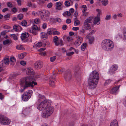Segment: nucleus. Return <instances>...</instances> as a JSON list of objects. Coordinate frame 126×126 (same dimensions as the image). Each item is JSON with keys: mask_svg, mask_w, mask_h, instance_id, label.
<instances>
[{"mask_svg": "<svg viewBox=\"0 0 126 126\" xmlns=\"http://www.w3.org/2000/svg\"><path fill=\"white\" fill-rule=\"evenodd\" d=\"M35 79L31 77H24L21 79L20 80V84L23 87V89L19 90V91L22 92L25 89L31 86L33 87L34 86L37 84L36 82H35Z\"/></svg>", "mask_w": 126, "mask_h": 126, "instance_id": "obj_1", "label": "nucleus"}, {"mask_svg": "<svg viewBox=\"0 0 126 126\" xmlns=\"http://www.w3.org/2000/svg\"><path fill=\"white\" fill-rule=\"evenodd\" d=\"M99 79V76L98 73L96 71H93L90 74L88 82L89 88L93 89L95 88Z\"/></svg>", "mask_w": 126, "mask_h": 126, "instance_id": "obj_2", "label": "nucleus"}, {"mask_svg": "<svg viewBox=\"0 0 126 126\" xmlns=\"http://www.w3.org/2000/svg\"><path fill=\"white\" fill-rule=\"evenodd\" d=\"M102 49L106 51H111L114 47L113 42L109 39H105L102 41L101 44Z\"/></svg>", "mask_w": 126, "mask_h": 126, "instance_id": "obj_3", "label": "nucleus"}, {"mask_svg": "<svg viewBox=\"0 0 126 126\" xmlns=\"http://www.w3.org/2000/svg\"><path fill=\"white\" fill-rule=\"evenodd\" d=\"M48 106L44 110L42 114V117L45 118L48 117L50 116L53 113L54 108L51 106Z\"/></svg>", "mask_w": 126, "mask_h": 126, "instance_id": "obj_4", "label": "nucleus"}, {"mask_svg": "<svg viewBox=\"0 0 126 126\" xmlns=\"http://www.w3.org/2000/svg\"><path fill=\"white\" fill-rule=\"evenodd\" d=\"M51 103L50 100H45L39 104L37 107V108L40 111L44 110L48 106L51 104Z\"/></svg>", "mask_w": 126, "mask_h": 126, "instance_id": "obj_5", "label": "nucleus"}, {"mask_svg": "<svg viewBox=\"0 0 126 126\" xmlns=\"http://www.w3.org/2000/svg\"><path fill=\"white\" fill-rule=\"evenodd\" d=\"M10 120L7 117L3 115L0 114V123L4 125H9L10 124Z\"/></svg>", "mask_w": 126, "mask_h": 126, "instance_id": "obj_6", "label": "nucleus"}, {"mask_svg": "<svg viewBox=\"0 0 126 126\" xmlns=\"http://www.w3.org/2000/svg\"><path fill=\"white\" fill-rule=\"evenodd\" d=\"M92 17H89L85 21L84 24L86 27L85 28L86 29H88L90 28V26L92 22Z\"/></svg>", "mask_w": 126, "mask_h": 126, "instance_id": "obj_7", "label": "nucleus"}, {"mask_svg": "<svg viewBox=\"0 0 126 126\" xmlns=\"http://www.w3.org/2000/svg\"><path fill=\"white\" fill-rule=\"evenodd\" d=\"M53 40L55 45L58 46L59 45L62 46L63 45V41L62 39H58V37L56 36H54L53 38Z\"/></svg>", "mask_w": 126, "mask_h": 126, "instance_id": "obj_8", "label": "nucleus"}, {"mask_svg": "<svg viewBox=\"0 0 126 126\" xmlns=\"http://www.w3.org/2000/svg\"><path fill=\"white\" fill-rule=\"evenodd\" d=\"M38 29V28L37 26L34 25L31 28L28 29V31L30 33H32L34 35H36L37 33L36 31Z\"/></svg>", "mask_w": 126, "mask_h": 126, "instance_id": "obj_9", "label": "nucleus"}, {"mask_svg": "<svg viewBox=\"0 0 126 126\" xmlns=\"http://www.w3.org/2000/svg\"><path fill=\"white\" fill-rule=\"evenodd\" d=\"M64 76L65 79L66 81H68L71 79L72 75L70 73V71L69 70H67L65 72L64 74Z\"/></svg>", "mask_w": 126, "mask_h": 126, "instance_id": "obj_10", "label": "nucleus"}, {"mask_svg": "<svg viewBox=\"0 0 126 126\" xmlns=\"http://www.w3.org/2000/svg\"><path fill=\"white\" fill-rule=\"evenodd\" d=\"M9 59L8 58H5L0 63V66L5 67L8 65L9 63Z\"/></svg>", "mask_w": 126, "mask_h": 126, "instance_id": "obj_11", "label": "nucleus"}, {"mask_svg": "<svg viewBox=\"0 0 126 126\" xmlns=\"http://www.w3.org/2000/svg\"><path fill=\"white\" fill-rule=\"evenodd\" d=\"M86 39L88 40L89 43L90 44H91L94 41V37L92 36H91L90 34H88L86 37Z\"/></svg>", "mask_w": 126, "mask_h": 126, "instance_id": "obj_12", "label": "nucleus"}, {"mask_svg": "<svg viewBox=\"0 0 126 126\" xmlns=\"http://www.w3.org/2000/svg\"><path fill=\"white\" fill-rule=\"evenodd\" d=\"M34 66L36 69H39L42 66V63L41 61H37L34 63Z\"/></svg>", "mask_w": 126, "mask_h": 126, "instance_id": "obj_13", "label": "nucleus"}, {"mask_svg": "<svg viewBox=\"0 0 126 126\" xmlns=\"http://www.w3.org/2000/svg\"><path fill=\"white\" fill-rule=\"evenodd\" d=\"M26 73L27 75H34V71L32 68L29 67L27 69Z\"/></svg>", "mask_w": 126, "mask_h": 126, "instance_id": "obj_14", "label": "nucleus"}, {"mask_svg": "<svg viewBox=\"0 0 126 126\" xmlns=\"http://www.w3.org/2000/svg\"><path fill=\"white\" fill-rule=\"evenodd\" d=\"M120 86L119 85L118 86H116L113 88L110 91L111 93L114 94H116L118 92V91Z\"/></svg>", "mask_w": 126, "mask_h": 126, "instance_id": "obj_15", "label": "nucleus"}, {"mask_svg": "<svg viewBox=\"0 0 126 126\" xmlns=\"http://www.w3.org/2000/svg\"><path fill=\"white\" fill-rule=\"evenodd\" d=\"M31 110V107H27L23 109L22 112L23 113L26 115H27Z\"/></svg>", "mask_w": 126, "mask_h": 126, "instance_id": "obj_16", "label": "nucleus"}, {"mask_svg": "<svg viewBox=\"0 0 126 126\" xmlns=\"http://www.w3.org/2000/svg\"><path fill=\"white\" fill-rule=\"evenodd\" d=\"M79 68L78 66L75 67L74 69V71L75 76L76 77H77V75H79Z\"/></svg>", "mask_w": 126, "mask_h": 126, "instance_id": "obj_17", "label": "nucleus"}, {"mask_svg": "<svg viewBox=\"0 0 126 126\" xmlns=\"http://www.w3.org/2000/svg\"><path fill=\"white\" fill-rule=\"evenodd\" d=\"M13 30L16 32H20L22 30L21 27L18 25H15L13 26Z\"/></svg>", "mask_w": 126, "mask_h": 126, "instance_id": "obj_18", "label": "nucleus"}, {"mask_svg": "<svg viewBox=\"0 0 126 126\" xmlns=\"http://www.w3.org/2000/svg\"><path fill=\"white\" fill-rule=\"evenodd\" d=\"M25 94H23L22 95L21 97L23 100L24 101H27L31 97Z\"/></svg>", "mask_w": 126, "mask_h": 126, "instance_id": "obj_19", "label": "nucleus"}, {"mask_svg": "<svg viewBox=\"0 0 126 126\" xmlns=\"http://www.w3.org/2000/svg\"><path fill=\"white\" fill-rule=\"evenodd\" d=\"M29 36V35L28 33H25L21 34V38L22 40L28 38Z\"/></svg>", "mask_w": 126, "mask_h": 126, "instance_id": "obj_20", "label": "nucleus"}, {"mask_svg": "<svg viewBox=\"0 0 126 126\" xmlns=\"http://www.w3.org/2000/svg\"><path fill=\"white\" fill-rule=\"evenodd\" d=\"M93 23L94 24L99 25L100 23V18L97 17H95Z\"/></svg>", "mask_w": 126, "mask_h": 126, "instance_id": "obj_21", "label": "nucleus"}, {"mask_svg": "<svg viewBox=\"0 0 126 126\" xmlns=\"http://www.w3.org/2000/svg\"><path fill=\"white\" fill-rule=\"evenodd\" d=\"M40 36L41 38L44 40H45L47 38V34L45 32H41Z\"/></svg>", "mask_w": 126, "mask_h": 126, "instance_id": "obj_22", "label": "nucleus"}, {"mask_svg": "<svg viewBox=\"0 0 126 126\" xmlns=\"http://www.w3.org/2000/svg\"><path fill=\"white\" fill-rule=\"evenodd\" d=\"M33 93V91L32 90H29L24 92L23 94H25V95H27L29 97H31Z\"/></svg>", "mask_w": 126, "mask_h": 126, "instance_id": "obj_23", "label": "nucleus"}, {"mask_svg": "<svg viewBox=\"0 0 126 126\" xmlns=\"http://www.w3.org/2000/svg\"><path fill=\"white\" fill-rule=\"evenodd\" d=\"M55 29V28H50L48 29L47 30V34L49 35H51L53 34V30Z\"/></svg>", "mask_w": 126, "mask_h": 126, "instance_id": "obj_24", "label": "nucleus"}, {"mask_svg": "<svg viewBox=\"0 0 126 126\" xmlns=\"http://www.w3.org/2000/svg\"><path fill=\"white\" fill-rule=\"evenodd\" d=\"M110 126H118V122L116 120H115L110 124Z\"/></svg>", "mask_w": 126, "mask_h": 126, "instance_id": "obj_25", "label": "nucleus"}, {"mask_svg": "<svg viewBox=\"0 0 126 126\" xmlns=\"http://www.w3.org/2000/svg\"><path fill=\"white\" fill-rule=\"evenodd\" d=\"M40 14L41 15H44L45 16H47L49 17V16L50 15V12L48 11V10H45L44 12H42Z\"/></svg>", "mask_w": 126, "mask_h": 126, "instance_id": "obj_26", "label": "nucleus"}, {"mask_svg": "<svg viewBox=\"0 0 126 126\" xmlns=\"http://www.w3.org/2000/svg\"><path fill=\"white\" fill-rule=\"evenodd\" d=\"M42 45V43L41 42H39L34 46V47L36 49H38L41 47Z\"/></svg>", "mask_w": 126, "mask_h": 126, "instance_id": "obj_27", "label": "nucleus"}, {"mask_svg": "<svg viewBox=\"0 0 126 126\" xmlns=\"http://www.w3.org/2000/svg\"><path fill=\"white\" fill-rule=\"evenodd\" d=\"M87 46V44L86 43H84L81 45V50L82 51H84Z\"/></svg>", "mask_w": 126, "mask_h": 126, "instance_id": "obj_28", "label": "nucleus"}, {"mask_svg": "<svg viewBox=\"0 0 126 126\" xmlns=\"http://www.w3.org/2000/svg\"><path fill=\"white\" fill-rule=\"evenodd\" d=\"M42 17L41 18L44 21H47L49 19V17L47 16L44 15H42Z\"/></svg>", "mask_w": 126, "mask_h": 126, "instance_id": "obj_29", "label": "nucleus"}, {"mask_svg": "<svg viewBox=\"0 0 126 126\" xmlns=\"http://www.w3.org/2000/svg\"><path fill=\"white\" fill-rule=\"evenodd\" d=\"M80 23V21L79 20L77 19V18L75 20L74 25L75 26H77L79 25Z\"/></svg>", "mask_w": 126, "mask_h": 126, "instance_id": "obj_30", "label": "nucleus"}, {"mask_svg": "<svg viewBox=\"0 0 126 126\" xmlns=\"http://www.w3.org/2000/svg\"><path fill=\"white\" fill-rule=\"evenodd\" d=\"M77 39L76 41L81 44L83 40V38L78 36H77Z\"/></svg>", "mask_w": 126, "mask_h": 126, "instance_id": "obj_31", "label": "nucleus"}, {"mask_svg": "<svg viewBox=\"0 0 126 126\" xmlns=\"http://www.w3.org/2000/svg\"><path fill=\"white\" fill-rule=\"evenodd\" d=\"M9 32V30L6 29L2 31L0 33L1 36L5 35V34L8 32Z\"/></svg>", "mask_w": 126, "mask_h": 126, "instance_id": "obj_32", "label": "nucleus"}, {"mask_svg": "<svg viewBox=\"0 0 126 126\" xmlns=\"http://www.w3.org/2000/svg\"><path fill=\"white\" fill-rule=\"evenodd\" d=\"M115 71L113 70L110 67L108 72V73L110 75H112L115 73Z\"/></svg>", "mask_w": 126, "mask_h": 126, "instance_id": "obj_33", "label": "nucleus"}, {"mask_svg": "<svg viewBox=\"0 0 126 126\" xmlns=\"http://www.w3.org/2000/svg\"><path fill=\"white\" fill-rule=\"evenodd\" d=\"M44 96L40 94H39L38 96V100L39 101H41L44 99Z\"/></svg>", "mask_w": 126, "mask_h": 126, "instance_id": "obj_34", "label": "nucleus"}, {"mask_svg": "<svg viewBox=\"0 0 126 126\" xmlns=\"http://www.w3.org/2000/svg\"><path fill=\"white\" fill-rule=\"evenodd\" d=\"M42 13V12L41 11H38L37 12H35L34 11H33L32 12V14L34 16H37L39 14H40Z\"/></svg>", "mask_w": 126, "mask_h": 126, "instance_id": "obj_35", "label": "nucleus"}, {"mask_svg": "<svg viewBox=\"0 0 126 126\" xmlns=\"http://www.w3.org/2000/svg\"><path fill=\"white\" fill-rule=\"evenodd\" d=\"M55 75L54 74H53L51 75L50 76L49 78V81L52 80H55Z\"/></svg>", "mask_w": 126, "mask_h": 126, "instance_id": "obj_36", "label": "nucleus"}, {"mask_svg": "<svg viewBox=\"0 0 126 126\" xmlns=\"http://www.w3.org/2000/svg\"><path fill=\"white\" fill-rule=\"evenodd\" d=\"M110 67L113 70L115 71L117 70L118 67L117 65L114 64L112 65Z\"/></svg>", "mask_w": 126, "mask_h": 126, "instance_id": "obj_37", "label": "nucleus"}, {"mask_svg": "<svg viewBox=\"0 0 126 126\" xmlns=\"http://www.w3.org/2000/svg\"><path fill=\"white\" fill-rule=\"evenodd\" d=\"M16 48L17 49L20 50H23L24 49L23 46L21 45H18L16 46Z\"/></svg>", "mask_w": 126, "mask_h": 126, "instance_id": "obj_38", "label": "nucleus"}, {"mask_svg": "<svg viewBox=\"0 0 126 126\" xmlns=\"http://www.w3.org/2000/svg\"><path fill=\"white\" fill-rule=\"evenodd\" d=\"M26 55V54L25 53H22L19 54L18 57L19 59H22L24 58Z\"/></svg>", "mask_w": 126, "mask_h": 126, "instance_id": "obj_39", "label": "nucleus"}, {"mask_svg": "<svg viewBox=\"0 0 126 126\" xmlns=\"http://www.w3.org/2000/svg\"><path fill=\"white\" fill-rule=\"evenodd\" d=\"M123 39L126 40V27L125 28L123 31Z\"/></svg>", "mask_w": 126, "mask_h": 126, "instance_id": "obj_40", "label": "nucleus"}, {"mask_svg": "<svg viewBox=\"0 0 126 126\" xmlns=\"http://www.w3.org/2000/svg\"><path fill=\"white\" fill-rule=\"evenodd\" d=\"M55 80L49 81V84L52 87H54L55 86Z\"/></svg>", "mask_w": 126, "mask_h": 126, "instance_id": "obj_41", "label": "nucleus"}, {"mask_svg": "<svg viewBox=\"0 0 126 126\" xmlns=\"http://www.w3.org/2000/svg\"><path fill=\"white\" fill-rule=\"evenodd\" d=\"M107 0H102L101 1L102 4L104 6H106L108 3Z\"/></svg>", "mask_w": 126, "mask_h": 126, "instance_id": "obj_42", "label": "nucleus"}, {"mask_svg": "<svg viewBox=\"0 0 126 126\" xmlns=\"http://www.w3.org/2000/svg\"><path fill=\"white\" fill-rule=\"evenodd\" d=\"M61 5V3L59 2H56V6L57 8H56V9H58L60 10V7Z\"/></svg>", "mask_w": 126, "mask_h": 126, "instance_id": "obj_43", "label": "nucleus"}, {"mask_svg": "<svg viewBox=\"0 0 126 126\" xmlns=\"http://www.w3.org/2000/svg\"><path fill=\"white\" fill-rule=\"evenodd\" d=\"M60 34V32L58 31H57L55 29L53 30V34L54 35H59Z\"/></svg>", "mask_w": 126, "mask_h": 126, "instance_id": "obj_44", "label": "nucleus"}, {"mask_svg": "<svg viewBox=\"0 0 126 126\" xmlns=\"http://www.w3.org/2000/svg\"><path fill=\"white\" fill-rule=\"evenodd\" d=\"M96 11L97 12H98L97 15V17L100 18V15L102 14V12L99 9H97L96 10Z\"/></svg>", "mask_w": 126, "mask_h": 126, "instance_id": "obj_45", "label": "nucleus"}, {"mask_svg": "<svg viewBox=\"0 0 126 126\" xmlns=\"http://www.w3.org/2000/svg\"><path fill=\"white\" fill-rule=\"evenodd\" d=\"M111 15L110 14L109 15H107L105 18V20H109L111 19Z\"/></svg>", "mask_w": 126, "mask_h": 126, "instance_id": "obj_46", "label": "nucleus"}, {"mask_svg": "<svg viewBox=\"0 0 126 126\" xmlns=\"http://www.w3.org/2000/svg\"><path fill=\"white\" fill-rule=\"evenodd\" d=\"M66 15H67V16H70L71 15L70 12L69 11H66L65 12L63 13V15L64 16H65Z\"/></svg>", "mask_w": 126, "mask_h": 126, "instance_id": "obj_47", "label": "nucleus"}, {"mask_svg": "<svg viewBox=\"0 0 126 126\" xmlns=\"http://www.w3.org/2000/svg\"><path fill=\"white\" fill-rule=\"evenodd\" d=\"M10 42V40L8 39H6L4 41L3 43L4 45H5L7 44H9Z\"/></svg>", "mask_w": 126, "mask_h": 126, "instance_id": "obj_48", "label": "nucleus"}, {"mask_svg": "<svg viewBox=\"0 0 126 126\" xmlns=\"http://www.w3.org/2000/svg\"><path fill=\"white\" fill-rule=\"evenodd\" d=\"M37 3L39 5H41L45 3L43 0H38L37 1Z\"/></svg>", "mask_w": 126, "mask_h": 126, "instance_id": "obj_49", "label": "nucleus"}, {"mask_svg": "<svg viewBox=\"0 0 126 126\" xmlns=\"http://www.w3.org/2000/svg\"><path fill=\"white\" fill-rule=\"evenodd\" d=\"M21 24L22 26H26L27 25V22L25 20L22 21L21 22Z\"/></svg>", "mask_w": 126, "mask_h": 126, "instance_id": "obj_50", "label": "nucleus"}, {"mask_svg": "<svg viewBox=\"0 0 126 126\" xmlns=\"http://www.w3.org/2000/svg\"><path fill=\"white\" fill-rule=\"evenodd\" d=\"M18 17L20 20H21L23 18V14H20L18 15Z\"/></svg>", "mask_w": 126, "mask_h": 126, "instance_id": "obj_51", "label": "nucleus"}, {"mask_svg": "<svg viewBox=\"0 0 126 126\" xmlns=\"http://www.w3.org/2000/svg\"><path fill=\"white\" fill-rule=\"evenodd\" d=\"M56 58V57L55 56L51 57L50 58V61L51 62H53L55 60Z\"/></svg>", "mask_w": 126, "mask_h": 126, "instance_id": "obj_52", "label": "nucleus"}, {"mask_svg": "<svg viewBox=\"0 0 126 126\" xmlns=\"http://www.w3.org/2000/svg\"><path fill=\"white\" fill-rule=\"evenodd\" d=\"M10 61L11 62L14 63L15 62V59L14 57H11L10 58Z\"/></svg>", "mask_w": 126, "mask_h": 126, "instance_id": "obj_53", "label": "nucleus"}, {"mask_svg": "<svg viewBox=\"0 0 126 126\" xmlns=\"http://www.w3.org/2000/svg\"><path fill=\"white\" fill-rule=\"evenodd\" d=\"M12 38H13L14 40H16L17 39V38L16 35L15 34H13L11 35V36Z\"/></svg>", "mask_w": 126, "mask_h": 126, "instance_id": "obj_54", "label": "nucleus"}, {"mask_svg": "<svg viewBox=\"0 0 126 126\" xmlns=\"http://www.w3.org/2000/svg\"><path fill=\"white\" fill-rule=\"evenodd\" d=\"M40 22V20L38 18H36L34 19V22L36 24H38Z\"/></svg>", "mask_w": 126, "mask_h": 126, "instance_id": "obj_55", "label": "nucleus"}, {"mask_svg": "<svg viewBox=\"0 0 126 126\" xmlns=\"http://www.w3.org/2000/svg\"><path fill=\"white\" fill-rule=\"evenodd\" d=\"M74 53V52H71L67 53L66 55L68 56H70L73 54Z\"/></svg>", "mask_w": 126, "mask_h": 126, "instance_id": "obj_56", "label": "nucleus"}, {"mask_svg": "<svg viewBox=\"0 0 126 126\" xmlns=\"http://www.w3.org/2000/svg\"><path fill=\"white\" fill-rule=\"evenodd\" d=\"M81 44L79 43L76 40L75 41L74 43L75 45L76 46H79Z\"/></svg>", "mask_w": 126, "mask_h": 126, "instance_id": "obj_57", "label": "nucleus"}, {"mask_svg": "<svg viewBox=\"0 0 126 126\" xmlns=\"http://www.w3.org/2000/svg\"><path fill=\"white\" fill-rule=\"evenodd\" d=\"M65 6L67 7H68L70 5V2L68 1H66L65 2Z\"/></svg>", "mask_w": 126, "mask_h": 126, "instance_id": "obj_58", "label": "nucleus"}, {"mask_svg": "<svg viewBox=\"0 0 126 126\" xmlns=\"http://www.w3.org/2000/svg\"><path fill=\"white\" fill-rule=\"evenodd\" d=\"M20 64L24 66L26 64V62L25 61H20Z\"/></svg>", "mask_w": 126, "mask_h": 126, "instance_id": "obj_59", "label": "nucleus"}, {"mask_svg": "<svg viewBox=\"0 0 126 126\" xmlns=\"http://www.w3.org/2000/svg\"><path fill=\"white\" fill-rule=\"evenodd\" d=\"M53 5L52 3L51 2L48 3L47 5V7L48 8H51Z\"/></svg>", "mask_w": 126, "mask_h": 126, "instance_id": "obj_60", "label": "nucleus"}, {"mask_svg": "<svg viewBox=\"0 0 126 126\" xmlns=\"http://www.w3.org/2000/svg\"><path fill=\"white\" fill-rule=\"evenodd\" d=\"M4 98V96L2 93H0V99L1 100H2Z\"/></svg>", "mask_w": 126, "mask_h": 126, "instance_id": "obj_61", "label": "nucleus"}, {"mask_svg": "<svg viewBox=\"0 0 126 126\" xmlns=\"http://www.w3.org/2000/svg\"><path fill=\"white\" fill-rule=\"evenodd\" d=\"M42 28L43 29H45L47 27V24L45 23H43L42 25Z\"/></svg>", "mask_w": 126, "mask_h": 126, "instance_id": "obj_62", "label": "nucleus"}, {"mask_svg": "<svg viewBox=\"0 0 126 126\" xmlns=\"http://www.w3.org/2000/svg\"><path fill=\"white\" fill-rule=\"evenodd\" d=\"M7 6L8 7H11L13 6V5L10 2H8L7 4Z\"/></svg>", "mask_w": 126, "mask_h": 126, "instance_id": "obj_63", "label": "nucleus"}, {"mask_svg": "<svg viewBox=\"0 0 126 126\" xmlns=\"http://www.w3.org/2000/svg\"><path fill=\"white\" fill-rule=\"evenodd\" d=\"M12 12L15 13L17 11V9L15 7L13 8L12 9Z\"/></svg>", "mask_w": 126, "mask_h": 126, "instance_id": "obj_64", "label": "nucleus"}]
</instances>
